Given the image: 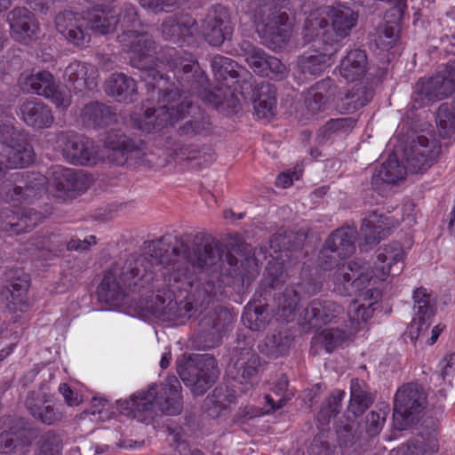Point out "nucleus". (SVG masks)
<instances>
[{"label":"nucleus","instance_id":"nucleus-19","mask_svg":"<svg viewBox=\"0 0 455 455\" xmlns=\"http://www.w3.org/2000/svg\"><path fill=\"white\" fill-rule=\"evenodd\" d=\"M208 78L204 76V72L201 71V100L209 107L227 111L228 113L237 112L239 108V100L235 96L233 91L228 85L208 84Z\"/></svg>","mask_w":455,"mask_h":455},{"label":"nucleus","instance_id":"nucleus-52","mask_svg":"<svg viewBox=\"0 0 455 455\" xmlns=\"http://www.w3.org/2000/svg\"><path fill=\"white\" fill-rule=\"evenodd\" d=\"M242 320L251 331H261L268 323V315L261 306H250L245 308Z\"/></svg>","mask_w":455,"mask_h":455},{"label":"nucleus","instance_id":"nucleus-55","mask_svg":"<svg viewBox=\"0 0 455 455\" xmlns=\"http://www.w3.org/2000/svg\"><path fill=\"white\" fill-rule=\"evenodd\" d=\"M399 26L395 21L381 23L376 31L377 43L383 47H392L398 38Z\"/></svg>","mask_w":455,"mask_h":455},{"label":"nucleus","instance_id":"nucleus-4","mask_svg":"<svg viewBox=\"0 0 455 455\" xmlns=\"http://www.w3.org/2000/svg\"><path fill=\"white\" fill-rule=\"evenodd\" d=\"M201 269L210 268L209 279L205 282L204 290L209 297L222 294L223 287L232 284L249 283L254 278V274L244 270L243 263L238 266V259L228 251L219 240L204 235L201 236Z\"/></svg>","mask_w":455,"mask_h":455},{"label":"nucleus","instance_id":"nucleus-8","mask_svg":"<svg viewBox=\"0 0 455 455\" xmlns=\"http://www.w3.org/2000/svg\"><path fill=\"white\" fill-rule=\"evenodd\" d=\"M104 148L106 160L116 166H146L152 162L142 140L131 138L119 131L106 135Z\"/></svg>","mask_w":455,"mask_h":455},{"label":"nucleus","instance_id":"nucleus-64","mask_svg":"<svg viewBox=\"0 0 455 455\" xmlns=\"http://www.w3.org/2000/svg\"><path fill=\"white\" fill-rule=\"evenodd\" d=\"M335 447L331 445L323 435L314 437L308 446V455H333Z\"/></svg>","mask_w":455,"mask_h":455},{"label":"nucleus","instance_id":"nucleus-54","mask_svg":"<svg viewBox=\"0 0 455 455\" xmlns=\"http://www.w3.org/2000/svg\"><path fill=\"white\" fill-rule=\"evenodd\" d=\"M379 170L382 175H384V179L394 185L400 180H403L407 174V168L399 162L395 154L389 155L387 160L382 164Z\"/></svg>","mask_w":455,"mask_h":455},{"label":"nucleus","instance_id":"nucleus-7","mask_svg":"<svg viewBox=\"0 0 455 455\" xmlns=\"http://www.w3.org/2000/svg\"><path fill=\"white\" fill-rule=\"evenodd\" d=\"M327 17H321L318 12H313L305 20V36L308 40L318 38L323 44L332 47L350 35L358 20V13L347 6L329 7Z\"/></svg>","mask_w":455,"mask_h":455},{"label":"nucleus","instance_id":"nucleus-32","mask_svg":"<svg viewBox=\"0 0 455 455\" xmlns=\"http://www.w3.org/2000/svg\"><path fill=\"white\" fill-rule=\"evenodd\" d=\"M337 91V85L330 77L318 81L305 94L307 109L313 115L323 111L326 105L334 100Z\"/></svg>","mask_w":455,"mask_h":455},{"label":"nucleus","instance_id":"nucleus-36","mask_svg":"<svg viewBox=\"0 0 455 455\" xmlns=\"http://www.w3.org/2000/svg\"><path fill=\"white\" fill-rule=\"evenodd\" d=\"M29 287L28 275L22 271H15L11 275V283L0 291V298L5 300L10 310H16L19 306L26 303V295Z\"/></svg>","mask_w":455,"mask_h":455},{"label":"nucleus","instance_id":"nucleus-33","mask_svg":"<svg viewBox=\"0 0 455 455\" xmlns=\"http://www.w3.org/2000/svg\"><path fill=\"white\" fill-rule=\"evenodd\" d=\"M80 117L84 125L94 129L110 126L118 120L114 108L98 101L86 104L81 111Z\"/></svg>","mask_w":455,"mask_h":455},{"label":"nucleus","instance_id":"nucleus-10","mask_svg":"<svg viewBox=\"0 0 455 455\" xmlns=\"http://www.w3.org/2000/svg\"><path fill=\"white\" fill-rule=\"evenodd\" d=\"M455 91V60L439 67L437 73L420 78L411 94L412 108H420L431 101L441 100Z\"/></svg>","mask_w":455,"mask_h":455},{"label":"nucleus","instance_id":"nucleus-29","mask_svg":"<svg viewBox=\"0 0 455 455\" xmlns=\"http://www.w3.org/2000/svg\"><path fill=\"white\" fill-rule=\"evenodd\" d=\"M52 185L60 191H84L92 184V178L84 171L62 166L52 169L50 178Z\"/></svg>","mask_w":455,"mask_h":455},{"label":"nucleus","instance_id":"nucleus-50","mask_svg":"<svg viewBox=\"0 0 455 455\" xmlns=\"http://www.w3.org/2000/svg\"><path fill=\"white\" fill-rule=\"evenodd\" d=\"M35 455H61L62 440L53 431H47L43 434L37 443Z\"/></svg>","mask_w":455,"mask_h":455},{"label":"nucleus","instance_id":"nucleus-20","mask_svg":"<svg viewBox=\"0 0 455 455\" xmlns=\"http://www.w3.org/2000/svg\"><path fill=\"white\" fill-rule=\"evenodd\" d=\"M12 36L28 44L39 37V24L35 15L25 7H17L7 14Z\"/></svg>","mask_w":455,"mask_h":455},{"label":"nucleus","instance_id":"nucleus-43","mask_svg":"<svg viewBox=\"0 0 455 455\" xmlns=\"http://www.w3.org/2000/svg\"><path fill=\"white\" fill-rule=\"evenodd\" d=\"M373 90L362 84H355L339 99L338 108L340 111L354 112L365 106L373 98Z\"/></svg>","mask_w":455,"mask_h":455},{"label":"nucleus","instance_id":"nucleus-31","mask_svg":"<svg viewBox=\"0 0 455 455\" xmlns=\"http://www.w3.org/2000/svg\"><path fill=\"white\" fill-rule=\"evenodd\" d=\"M93 4L94 12L88 13L85 17L90 20L91 31L102 35L111 33L118 24L116 14L109 9V5L116 0H84Z\"/></svg>","mask_w":455,"mask_h":455},{"label":"nucleus","instance_id":"nucleus-47","mask_svg":"<svg viewBox=\"0 0 455 455\" xmlns=\"http://www.w3.org/2000/svg\"><path fill=\"white\" fill-rule=\"evenodd\" d=\"M292 339L282 332L269 334L264 339V342L259 346L262 354L270 358H277L286 355L290 350Z\"/></svg>","mask_w":455,"mask_h":455},{"label":"nucleus","instance_id":"nucleus-22","mask_svg":"<svg viewBox=\"0 0 455 455\" xmlns=\"http://www.w3.org/2000/svg\"><path fill=\"white\" fill-rule=\"evenodd\" d=\"M307 235L303 231L280 229L269 239L270 253L279 257L283 255L285 260L295 263L298 260L297 253L303 247Z\"/></svg>","mask_w":455,"mask_h":455},{"label":"nucleus","instance_id":"nucleus-6","mask_svg":"<svg viewBox=\"0 0 455 455\" xmlns=\"http://www.w3.org/2000/svg\"><path fill=\"white\" fill-rule=\"evenodd\" d=\"M180 388L177 377L168 376L163 382L152 383L146 390H140L129 399L119 401L120 411L141 422L159 413L177 415L182 409Z\"/></svg>","mask_w":455,"mask_h":455},{"label":"nucleus","instance_id":"nucleus-40","mask_svg":"<svg viewBox=\"0 0 455 455\" xmlns=\"http://www.w3.org/2000/svg\"><path fill=\"white\" fill-rule=\"evenodd\" d=\"M356 230L347 227L334 230L325 240L326 246L341 258L351 256L355 251Z\"/></svg>","mask_w":455,"mask_h":455},{"label":"nucleus","instance_id":"nucleus-48","mask_svg":"<svg viewBox=\"0 0 455 455\" xmlns=\"http://www.w3.org/2000/svg\"><path fill=\"white\" fill-rule=\"evenodd\" d=\"M219 377L217 360L209 354L201 355V394L210 388Z\"/></svg>","mask_w":455,"mask_h":455},{"label":"nucleus","instance_id":"nucleus-57","mask_svg":"<svg viewBox=\"0 0 455 455\" xmlns=\"http://www.w3.org/2000/svg\"><path fill=\"white\" fill-rule=\"evenodd\" d=\"M118 24L123 28V33L128 32L130 29L140 30L142 26L138 18V13L135 6L131 4H124L121 9V12L116 15Z\"/></svg>","mask_w":455,"mask_h":455},{"label":"nucleus","instance_id":"nucleus-25","mask_svg":"<svg viewBox=\"0 0 455 455\" xmlns=\"http://www.w3.org/2000/svg\"><path fill=\"white\" fill-rule=\"evenodd\" d=\"M375 269L381 279L398 275L404 267V251L399 243H392L379 247L377 251Z\"/></svg>","mask_w":455,"mask_h":455},{"label":"nucleus","instance_id":"nucleus-61","mask_svg":"<svg viewBox=\"0 0 455 455\" xmlns=\"http://www.w3.org/2000/svg\"><path fill=\"white\" fill-rule=\"evenodd\" d=\"M161 32L164 40L178 43L183 36L182 28L177 20L172 17L165 19L161 25Z\"/></svg>","mask_w":455,"mask_h":455},{"label":"nucleus","instance_id":"nucleus-12","mask_svg":"<svg viewBox=\"0 0 455 455\" xmlns=\"http://www.w3.org/2000/svg\"><path fill=\"white\" fill-rule=\"evenodd\" d=\"M441 146L433 137L417 135L405 146L403 154L408 169L412 173L426 172L437 160Z\"/></svg>","mask_w":455,"mask_h":455},{"label":"nucleus","instance_id":"nucleus-42","mask_svg":"<svg viewBox=\"0 0 455 455\" xmlns=\"http://www.w3.org/2000/svg\"><path fill=\"white\" fill-rule=\"evenodd\" d=\"M235 51L238 55L243 57L252 70L262 76L266 74L267 64L269 59L264 50L255 46L249 40L243 39L238 43Z\"/></svg>","mask_w":455,"mask_h":455},{"label":"nucleus","instance_id":"nucleus-9","mask_svg":"<svg viewBox=\"0 0 455 455\" xmlns=\"http://www.w3.org/2000/svg\"><path fill=\"white\" fill-rule=\"evenodd\" d=\"M427 404L425 388L418 383L402 386L395 395L393 420L398 430H403L419 420Z\"/></svg>","mask_w":455,"mask_h":455},{"label":"nucleus","instance_id":"nucleus-14","mask_svg":"<svg viewBox=\"0 0 455 455\" xmlns=\"http://www.w3.org/2000/svg\"><path fill=\"white\" fill-rule=\"evenodd\" d=\"M233 322L234 315L227 307L216 306L208 308L201 319V347H218L223 334L228 331Z\"/></svg>","mask_w":455,"mask_h":455},{"label":"nucleus","instance_id":"nucleus-63","mask_svg":"<svg viewBox=\"0 0 455 455\" xmlns=\"http://www.w3.org/2000/svg\"><path fill=\"white\" fill-rule=\"evenodd\" d=\"M372 312L373 310L371 309V304L364 306L358 304L356 301H354L349 305L347 309V316L352 322H366L369 318L371 317Z\"/></svg>","mask_w":455,"mask_h":455},{"label":"nucleus","instance_id":"nucleus-35","mask_svg":"<svg viewBox=\"0 0 455 455\" xmlns=\"http://www.w3.org/2000/svg\"><path fill=\"white\" fill-rule=\"evenodd\" d=\"M106 92L119 102L132 103L138 98L136 81L124 73L112 74L106 80Z\"/></svg>","mask_w":455,"mask_h":455},{"label":"nucleus","instance_id":"nucleus-60","mask_svg":"<svg viewBox=\"0 0 455 455\" xmlns=\"http://www.w3.org/2000/svg\"><path fill=\"white\" fill-rule=\"evenodd\" d=\"M345 339L346 333L338 328L325 330L319 336L321 344L328 353H331L341 345Z\"/></svg>","mask_w":455,"mask_h":455},{"label":"nucleus","instance_id":"nucleus-15","mask_svg":"<svg viewBox=\"0 0 455 455\" xmlns=\"http://www.w3.org/2000/svg\"><path fill=\"white\" fill-rule=\"evenodd\" d=\"M57 31L76 47L84 48L91 42L90 20L78 12L64 11L55 17Z\"/></svg>","mask_w":455,"mask_h":455},{"label":"nucleus","instance_id":"nucleus-1","mask_svg":"<svg viewBox=\"0 0 455 455\" xmlns=\"http://www.w3.org/2000/svg\"><path fill=\"white\" fill-rule=\"evenodd\" d=\"M132 68L147 72L148 107L142 115L131 116V125L145 132H156L172 125L188 113L192 101L177 88H169L168 77L156 69V43L143 30L130 29L117 36Z\"/></svg>","mask_w":455,"mask_h":455},{"label":"nucleus","instance_id":"nucleus-53","mask_svg":"<svg viewBox=\"0 0 455 455\" xmlns=\"http://www.w3.org/2000/svg\"><path fill=\"white\" fill-rule=\"evenodd\" d=\"M300 290L299 285H289L276 299L278 307L284 316L288 317L296 310L300 301Z\"/></svg>","mask_w":455,"mask_h":455},{"label":"nucleus","instance_id":"nucleus-56","mask_svg":"<svg viewBox=\"0 0 455 455\" xmlns=\"http://www.w3.org/2000/svg\"><path fill=\"white\" fill-rule=\"evenodd\" d=\"M436 124L440 129V133L449 135L455 127V115L453 108L447 103L439 106L436 112Z\"/></svg>","mask_w":455,"mask_h":455},{"label":"nucleus","instance_id":"nucleus-59","mask_svg":"<svg viewBox=\"0 0 455 455\" xmlns=\"http://www.w3.org/2000/svg\"><path fill=\"white\" fill-rule=\"evenodd\" d=\"M388 227L376 225L374 220H364L362 227L361 232L364 236V242L366 245H372L379 243V241L386 236V230Z\"/></svg>","mask_w":455,"mask_h":455},{"label":"nucleus","instance_id":"nucleus-38","mask_svg":"<svg viewBox=\"0 0 455 455\" xmlns=\"http://www.w3.org/2000/svg\"><path fill=\"white\" fill-rule=\"evenodd\" d=\"M367 70V54L365 51L361 49H353L347 52L339 65L340 76L350 82L362 79Z\"/></svg>","mask_w":455,"mask_h":455},{"label":"nucleus","instance_id":"nucleus-26","mask_svg":"<svg viewBox=\"0 0 455 455\" xmlns=\"http://www.w3.org/2000/svg\"><path fill=\"white\" fill-rule=\"evenodd\" d=\"M212 72L217 79L227 80L228 77L235 79L239 90L244 92H250L251 74L235 60L221 55H214L211 58Z\"/></svg>","mask_w":455,"mask_h":455},{"label":"nucleus","instance_id":"nucleus-37","mask_svg":"<svg viewBox=\"0 0 455 455\" xmlns=\"http://www.w3.org/2000/svg\"><path fill=\"white\" fill-rule=\"evenodd\" d=\"M226 12L218 5L214 6L206 15L203 24V36L212 46H220L227 38V27L222 28Z\"/></svg>","mask_w":455,"mask_h":455},{"label":"nucleus","instance_id":"nucleus-13","mask_svg":"<svg viewBox=\"0 0 455 455\" xmlns=\"http://www.w3.org/2000/svg\"><path fill=\"white\" fill-rule=\"evenodd\" d=\"M56 148L63 158L76 165H93L97 160V149L92 140L74 132H61L57 135Z\"/></svg>","mask_w":455,"mask_h":455},{"label":"nucleus","instance_id":"nucleus-58","mask_svg":"<svg viewBox=\"0 0 455 455\" xmlns=\"http://www.w3.org/2000/svg\"><path fill=\"white\" fill-rule=\"evenodd\" d=\"M387 411L388 406L385 405L383 408H379V411H371L366 416L365 431L369 437H374L380 433L386 421Z\"/></svg>","mask_w":455,"mask_h":455},{"label":"nucleus","instance_id":"nucleus-27","mask_svg":"<svg viewBox=\"0 0 455 455\" xmlns=\"http://www.w3.org/2000/svg\"><path fill=\"white\" fill-rule=\"evenodd\" d=\"M260 365L259 356L252 350L243 348L233 364L229 365L228 372L234 380L252 386L257 381Z\"/></svg>","mask_w":455,"mask_h":455},{"label":"nucleus","instance_id":"nucleus-21","mask_svg":"<svg viewBox=\"0 0 455 455\" xmlns=\"http://www.w3.org/2000/svg\"><path fill=\"white\" fill-rule=\"evenodd\" d=\"M305 323L319 329L322 325L338 323L344 318V308L331 300L314 299L304 309Z\"/></svg>","mask_w":455,"mask_h":455},{"label":"nucleus","instance_id":"nucleus-39","mask_svg":"<svg viewBox=\"0 0 455 455\" xmlns=\"http://www.w3.org/2000/svg\"><path fill=\"white\" fill-rule=\"evenodd\" d=\"M270 257L272 259L268 261L265 268L264 277L261 280V287L265 294L269 295H271L272 290L281 287L286 282L288 277L286 265L287 263L291 264L283 259V255L279 257L270 253Z\"/></svg>","mask_w":455,"mask_h":455},{"label":"nucleus","instance_id":"nucleus-5","mask_svg":"<svg viewBox=\"0 0 455 455\" xmlns=\"http://www.w3.org/2000/svg\"><path fill=\"white\" fill-rule=\"evenodd\" d=\"M238 6L251 13L264 45L276 49L287 43L292 27L290 0H240Z\"/></svg>","mask_w":455,"mask_h":455},{"label":"nucleus","instance_id":"nucleus-62","mask_svg":"<svg viewBox=\"0 0 455 455\" xmlns=\"http://www.w3.org/2000/svg\"><path fill=\"white\" fill-rule=\"evenodd\" d=\"M356 124V119L353 117H341L329 120L324 125L326 133L351 132Z\"/></svg>","mask_w":455,"mask_h":455},{"label":"nucleus","instance_id":"nucleus-23","mask_svg":"<svg viewBox=\"0 0 455 455\" xmlns=\"http://www.w3.org/2000/svg\"><path fill=\"white\" fill-rule=\"evenodd\" d=\"M414 317L409 327V336L411 340L417 339L421 332L427 331L430 319L435 315L434 306L431 304L430 294L424 287L417 288L413 292Z\"/></svg>","mask_w":455,"mask_h":455},{"label":"nucleus","instance_id":"nucleus-24","mask_svg":"<svg viewBox=\"0 0 455 455\" xmlns=\"http://www.w3.org/2000/svg\"><path fill=\"white\" fill-rule=\"evenodd\" d=\"M97 70L93 66L77 60L71 62L63 75L67 88L75 93L94 90L97 87Z\"/></svg>","mask_w":455,"mask_h":455},{"label":"nucleus","instance_id":"nucleus-45","mask_svg":"<svg viewBox=\"0 0 455 455\" xmlns=\"http://www.w3.org/2000/svg\"><path fill=\"white\" fill-rule=\"evenodd\" d=\"M373 402L374 396L368 387L358 379H353L350 387L348 411L355 417L360 416L365 412Z\"/></svg>","mask_w":455,"mask_h":455},{"label":"nucleus","instance_id":"nucleus-28","mask_svg":"<svg viewBox=\"0 0 455 455\" xmlns=\"http://www.w3.org/2000/svg\"><path fill=\"white\" fill-rule=\"evenodd\" d=\"M25 404L29 413L44 424H54L61 420L63 417L59 409L55 407L52 397L44 393L29 392Z\"/></svg>","mask_w":455,"mask_h":455},{"label":"nucleus","instance_id":"nucleus-49","mask_svg":"<svg viewBox=\"0 0 455 455\" xmlns=\"http://www.w3.org/2000/svg\"><path fill=\"white\" fill-rule=\"evenodd\" d=\"M250 92H244L240 89V93L244 99L250 98L251 100H276V88L268 82H261L255 84L253 76L251 75V82Z\"/></svg>","mask_w":455,"mask_h":455},{"label":"nucleus","instance_id":"nucleus-18","mask_svg":"<svg viewBox=\"0 0 455 455\" xmlns=\"http://www.w3.org/2000/svg\"><path fill=\"white\" fill-rule=\"evenodd\" d=\"M42 219L41 212L14 204L12 207H5L0 211V231L10 235H20L32 230Z\"/></svg>","mask_w":455,"mask_h":455},{"label":"nucleus","instance_id":"nucleus-11","mask_svg":"<svg viewBox=\"0 0 455 455\" xmlns=\"http://www.w3.org/2000/svg\"><path fill=\"white\" fill-rule=\"evenodd\" d=\"M372 278L369 262L355 259L339 267L332 275L334 289L340 295L349 296L368 286Z\"/></svg>","mask_w":455,"mask_h":455},{"label":"nucleus","instance_id":"nucleus-3","mask_svg":"<svg viewBox=\"0 0 455 455\" xmlns=\"http://www.w3.org/2000/svg\"><path fill=\"white\" fill-rule=\"evenodd\" d=\"M171 244L172 235H164L157 241L146 242L144 254H131L124 261L116 262L98 287L100 301L116 306L125 297L122 285L135 287L150 283L155 278V268H160L166 259V256L161 258L158 251H168Z\"/></svg>","mask_w":455,"mask_h":455},{"label":"nucleus","instance_id":"nucleus-30","mask_svg":"<svg viewBox=\"0 0 455 455\" xmlns=\"http://www.w3.org/2000/svg\"><path fill=\"white\" fill-rule=\"evenodd\" d=\"M20 116L28 126L35 129L48 128L54 121L51 108L36 98L27 99L20 104Z\"/></svg>","mask_w":455,"mask_h":455},{"label":"nucleus","instance_id":"nucleus-44","mask_svg":"<svg viewBox=\"0 0 455 455\" xmlns=\"http://www.w3.org/2000/svg\"><path fill=\"white\" fill-rule=\"evenodd\" d=\"M177 371L183 383L191 387L195 395H197V383L199 382V355L196 354L182 355L177 360Z\"/></svg>","mask_w":455,"mask_h":455},{"label":"nucleus","instance_id":"nucleus-16","mask_svg":"<svg viewBox=\"0 0 455 455\" xmlns=\"http://www.w3.org/2000/svg\"><path fill=\"white\" fill-rule=\"evenodd\" d=\"M4 429L0 432V452L9 454L29 446L35 438L34 430L22 418L3 419Z\"/></svg>","mask_w":455,"mask_h":455},{"label":"nucleus","instance_id":"nucleus-17","mask_svg":"<svg viewBox=\"0 0 455 455\" xmlns=\"http://www.w3.org/2000/svg\"><path fill=\"white\" fill-rule=\"evenodd\" d=\"M23 178V185L4 184L1 187L0 195L6 201L12 203H32L45 190L46 178L39 173H17Z\"/></svg>","mask_w":455,"mask_h":455},{"label":"nucleus","instance_id":"nucleus-34","mask_svg":"<svg viewBox=\"0 0 455 455\" xmlns=\"http://www.w3.org/2000/svg\"><path fill=\"white\" fill-rule=\"evenodd\" d=\"M13 140L6 145L4 156L6 157V167L24 168L34 161L35 154L28 140V133L24 132L13 137Z\"/></svg>","mask_w":455,"mask_h":455},{"label":"nucleus","instance_id":"nucleus-46","mask_svg":"<svg viewBox=\"0 0 455 455\" xmlns=\"http://www.w3.org/2000/svg\"><path fill=\"white\" fill-rule=\"evenodd\" d=\"M24 92L45 96L52 94V88L56 84L53 76L48 71H40L20 78Z\"/></svg>","mask_w":455,"mask_h":455},{"label":"nucleus","instance_id":"nucleus-51","mask_svg":"<svg viewBox=\"0 0 455 455\" xmlns=\"http://www.w3.org/2000/svg\"><path fill=\"white\" fill-rule=\"evenodd\" d=\"M345 392L341 390H335L330 395L317 416L323 425L328 424L332 417H336L340 412Z\"/></svg>","mask_w":455,"mask_h":455},{"label":"nucleus","instance_id":"nucleus-2","mask_svg":"<svg viewBox=\"0 0 455 455\" xmlns=\"http://www.w3.org/2000/svg\"><path fill=\"white\" fill-rule=\"evenodd\" d=\"M166 256L161 267L155 268V275L163 271L162 275L169 286L177 284L179 290L187 292L184 301L178 303L174 292L167 291L147 299L143 305L145 315L163 322L183 324L191 317L194 302L199 294V243L197 235L184 234L172 235V244L168 251H158Z\"/></svg>","mask_w":455,"mask_h":455},{"label":"nucleus","instance_id":"nucleus-41","mask_svg":"<svg viewBox=\"0 0 455 455\" xmlns=\"http://www.w3.org/2000/svg\"><path fill=\"white\" fill-rule=\"evenodd\" d=\"M337 51V48H325L323 52H315V54H304L298 60V69L300 74L306 77L320 76L329 66L331 56Z\"/></svg>","mask_w":455,"mask_h":455}]
</instances>
